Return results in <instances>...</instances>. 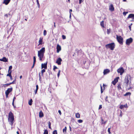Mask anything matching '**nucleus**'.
<instances>
[{
  "label": "nucleus",
  "instance_id": "16",
  "mask_svg": "<svg viewBox=\"0 0 134 134\" xmlns=\"http://www.w3.org/2000/svg\"><path fill=\"white\" fill-rule=\"evenodd\" d=\"M57 52L58 53L61 50V46L59 44H58L57 46Z\"/></svg>",
  "mask_w": 134,
  "mask_h": 134
},
{
  "label": "nucleus",
  "instance_id": "63",
  "mask_svg": "<svg viewBox=\"0 0 134 134\" xmlns=\"http://www.w3.org/2000/svg\"><path fill=\"white\" fill-rule=\"evenodd\" d=\"M72 10L71 9H70V13H71L70 12H72Z\"/></svg>",
  "mask_w": 134,
  "mask_h": 134
},
{
  "label": "nucleus",
  "instance_id": "54",
  "mask_svg": "<svg viewBox=\"0 0 134 134\" xmlns=\"http://www.w3.org/2000/svg\"><path fill=\"white\" fill-rule=\"evenodd\" d=\"M5 95H6V97L7 98V97H8V95H9V94H7L6 93H5Z\"/></svg>",
  "mask_w": 134,
  "mask_h": 134
},
{
  "label": "nucleus",
  "instance_id": "20",
  "mask_svg": "<svg viewBox=\"0 0 134 134\" xmlns=\"http://www.w3.org/2000/svg\"><path fill=\"white\" fill-rule=\"evenodd\" d=\"M43 38L42 37H40V38L39 40L38 41L39 44L38 45H41L42 44Z\"/></svg>",
  "mask_w": 134,
  "mask_h": 134
},
{
  "label": "nucleus",
  "instance_id": "44",
  "mask_svg": "<svg viewBox=\"0 0 134 134\" xmlns=\"http://www.w3.org/2000/svg\"><path fill=\"white\" fill-rule=\"evenodd\" d=\"M62 38L63 39H65L66 38V36L64 35H62Z\"/></svg>",
  "mask_w": 134,
  "mask_h": 134
},
{
  "label": "nucleus",
  "instance_id": "64",
  "mask_svg": "<svg viewBox=\"0 0 134 134\" xmlns=\"http://www.w3.org/2000/svg\"><path fill=\"white\" fill-rule=\"evenodd\" d=\"M22 76L21 75L20 76V79H21V78H22Z\"/></svg>",
  "mask_w": 134,
  "mask_h": 134
},
{
  "label": "nucleus",
  "instance_id": "18",
  "mask_svg": "<svg viewBox=\"0 0 134 134\" xmlns=\"http://www.w3.org/2000/svg\"><path fill=\"white\" fill-rule=\"evenodd\" d=\"M124 107L125 108H127V104L124 105H121L120 107V108L121 109H122Z\"/></svg>",
  "mask_w": 134,
  "mask_h": 134
},
{
  "label": "nucleus",
  "instance_id": "24",
  "mask_svg": "<svg viewBox=\"0 0 134 134\" xmlns=\"http://www.w3.org/2000/svg\"><path fill=\"white\" fill-rule=\"evenodd\" d=\"M101 124H105L107 122V121H104V122H103V119L102 118V117H101Z\"/></svg>",
  "mask_w": 134,
  "mask_h": 134
},
{
  "label": "nucleus",
  "instance_id": "31",
  "mask_svg": "<svg viewBox=\"0 0 134 134\" xmlns=\"http://www.w3.org/2000/svg\"><path fill=\"white\" fill-rule=\"evenodd\" d=\"M45 72V70L44 69H43V70H42L41 71V73L42 74V75H43V73Z\"/></svg>",
  "mask_w": 134,
  "mask_h": 134
},
{
  "label": "nucleus",
  "instance_id": "30",
  "mask_svg": "<svg viewBox=\"0 0 134 134\" xmlns=\"http://www.w3.org/2000/svg\"><path fill=\"white\" fill-rule=\"evenodd\" d=\"M48 131L47 130H45L44 131V132L43 134H48Z\"/></svg>",
  "mask_w": 134,
  "mask_h": 134
},
{
  "label": "nucleus",
  "instance_id": "12",
  "mask_svg": "<svg viewBox=\"0 0 134 134\" xmlns=\"http://www.w3.org/2000/svg\"><path fill=\"white\" fill-rule=\"evenodd\" d=\"M110 72V70L108 69H105L104 70L103 72L104 75H106L109 73Z\"/></svg>",
  "mask_w": 134,
  "mask_h": 134
},
{
  "label": "nucleus",
  "instance_id": "27",
  "mask_svg": "<svg viewBox=\"0 0 134 134\" xmlns=\"http://www.w3.org/2000/svg\"><path fill=\"white\" fill-rule=\"evenodd\" d=\"M131 94V93L130 92H128L126 93L124 95V96H130Z\"/></svg>",
  "mask_w": 134,
  "mask_h": 134
},
{
  "label": "nucleus",
  "instance_id": "13",
  "mask_svg": "<svg viewBox=\"0 0 134 134\" xmlns=\"http://www.w3.org/2000/svg\"><path fill=\"white\" fill-rule=\"evenodd\" d=\"M13 90V88L11 87L10 88H8L5 92V93L7 94H9L10 92H12Z\"/></svg>",
  "mask_w": 134,
  "mask_h": 134
},
{
  "label": "nucleus",
  "instance_id": "25",
  "mask_svg": "<svg viewBox=\"0 0 134 134\" xmlns=\"http://www.w3.org/2000/svg\"><path fill=\"white\" fill-rule=\"evenodd\" d=\"M32 101H33L32 99H30L29 101L28 104L30 105H32Z\"/></svg>",
  "mask_w": 134,
  "mask_h": 134
},
{
  "label": "nucleus",
  "instance_id": "5",
  "mask_svg": "<svg viewBox=\"0 0 134 134\" xmlns=\"http://www.w3.org/2000/svg\"><path fill=\"white\" fill-rule=\"evenodd\" d=\"M117 72L118 73H120V75H121L124 72V69L122 68H121L117 70Z\"/></svg>",
  "mask_w": 134,
  "mask_h": 134
},
{
  "label": "nucleus",
  "instance_id": "32",
  "mask_svg": "<svg viewBox=\"0 0 134 134\" xmlns=\"http://www.w3.org/2000/svg\"><path fill=\"white\" fill-rule=\"evenodd\" d=\"M34 62L33 63L35 64L36 62V58L35 56H34L33 57Z\"/></svg>",
  "mask_w": 134,
  "mask_h": 134
},
{
  "label": "nucleus",
  "instance_id": "35",
  "mask_svg": "<svg viewBox=\"0 0 134 134\" xmlns=\"http://www.w3.org/2000/svg\"><path fill=\"white\" fill-rule=\"evenodd\" d=\"M47 34V31L46 30H44L43 31V35L44 36H46Z\"/></svg>",
  "mask_w": 134,
  "mask_h": 134
},
{
  "label": "nucleus",
  "instance_id": "43",
  "mask_svg": "<svg viewBox=\"0 0 134 134\" xmlns=\"http://www.w3.org/2000/svg\"><path fill=\"white\" fill-rule=\"evenodd\" d=\"M108 96H107L106 97V98L105 99V100L106 102H107L108 103H109V102L108 100L107 99V98H108Z\"/></svg>",
  "mask_w": 134,
  "mask_h": 134
},
{
  "label": "nucleus",
  "instance_id": "61",
  "mask_svg": "<svg viewBox=\"0 0 134 134\" xmlns=\"http://www.w3.org/2000/svg\"><path fill=\"white\" fill-rule=\"evenodd\" d=\"M39 80L40 81H41V77H39Z\"/></svg>",
  "mask_w": 134,
  "mask_h": 134
},
{
  "label": "nucleus",
  "instance_id": "45",
  "mask_svg": "<svg viewBox=\"0 0 134 134\" xmlns=\"http://www.w3.org/2000/svg\"><path fill=\"white\" fill-rule=\"evenodd\" d=\"M110 32V30L108 29H107V33L108 34H109Z\"/></svg>",
  "mask_w": 134,
  "mask_h": 134
},
{
  "label": "nucleus",
  "instance_id": "59",
  "mask_svg": "<svg viewBox=\"0 0 134 134\" xmlns=\"http://www.w3.org/2000/svg\"><path fill=\"white\" fill-rule=\"evenodd\" d=\"M35 64H34V63H33V65L32 66V68L34 66Z\"/></svg>",
  "mask_w": 134,
  "mask_h": 134
},
{
  "label": "nucleus",
  "instance_id": "48",
  "mask_svg": "<svg viewBox=\"0 0 134 134\" xmlns=\"http://www.w3.org/2000/svg\"><path fill=\"white\" fill-rule=\"evenodd\" d=\"M58 113H59V114L60 115H61V111L60 110H58Z\"/></svg>",
  "mask_w": 134,
  "mask_h": 134
},
{
  "label": "nucleus",
  "instance_id": "51",
  "mask_svg": "<svg viewBox=\"0 0 134 134\" xmlns=\"http://www.w3.org/2000/svg\"><path fill=\"white\" fill-rule=\"evenodd\" d=\"M55 27V23H54V27H53V29Z\"/></svg>",
  "mask_w": 134,
  "mask_h": 134
},
{
  "label": "nucleus",
  "instance_id": "2",
  "mask_svg": "<svg viewBox=\"0 0 134 134\" xmlns=\"http://www.w3.org/2000/svg\"><path fill=\"white\" fill-rule=\"evenodd\" d=\"M115 46V44L114 43H110L106 44L105 47L106 48L108 47L111 50H114Z\"/></svg>",
  "mask_w": 134,
  "mask_h": 134
},
{
  "label": "nucleus",
  "instance_id": "58",
  "mask_svg": "<svg viewBox=\"0 0 134 134\" xmlns=\"http://www.w3.org/2000/svg\"><path fill=\"white\" fill-rule=\"evenodd\" d=\"M15 99V97H14L13 98V101L14 102V100Z\"/></svg>",
  "mask_w": 134,
  "mask_h": 134
},
{
  "label": "nucleus",
  "instance_id": "62",
  "mask_svg": "<svg viewBox=\"0 0 134 134\" xmlns=\"http://www.w3.org/2000/svg\"><path fill=\"white\" fill-rule=\"evenodd\" d=\"M12 105L13 106H14V102L13 101L12 103Z\"/></svg>",
  "mask_w": 134,
  "mask_h": 134
},
{
  "label": "nucleus",
  "instance_id": "47",
  "mask_svg": "<svg viewBox=\"0 0 134 134\" xmlns=\"http://www.w3.org/2000/svg\"><path fill=\"white\" fill-rule=\"evenodd\" d=\"M38 90V89H36V90L35 91V94H36L37 93Z\"/></svg>",
  "mask_w": 134,
  "mask_h": 134
},
{
  "label": "nucleus",
  "instance_id": "40",
  "mask_svg": "<svg viewBox=\"0 0 134 134\" xmlns=\"http://www.w3.org/2000/svg\"><path fill=\"white\" fill-rule=\"evenodd\" d=\"M110 128H109L108 129V131L109 134L111 133V132L110 131Z\"/></svg>",
  "mask_w": 134,
  "mask_h": 134
},
{
  "label": "nucleus",
  "instance_id": "21",
  "mask_svg": "<svg viewBox=\"0 0 134 134\" xmlns=\"http://www.w3.org/2000/svg\"><path fill=\"white\" fill-rule=\"evenodd\" d=\"M43 114L41 111L39 113V116L40 118H41L43 117Z\"/></svg>",
  "mask_w": 134,
  "mask_h": 134
},
{
  "label": "nucleus",
  "instance_id": "46",
  "mask_svg": "<svg viewBox=\"0 0 134 134\" xmlns=\"http://www.w3.org/2000/svg\"><path fill=\"white\" fill-rule=\"evenodd\" d=\"M102 108V105H99V108H98V109L99 110L100 109H101Z\"/></svg>",
  "mask_w": 134,
  "mask_h": 134
},
{
  "label": "nucleus",
  "instance_id": "37",
  "mask_svg": "<svg viewBox=\"0 0 134 134\" xmlns=\"http://www.w3.org/2000/svg\"><path fill=\"white\" fill-rule=\"evenodd\" d=\"M12 66H9V70L8 71H10L12 69Z\"/></svg>",
  "mask_w": 134,
  "mask_h": 134
},
{
  "label": "nucleus",
  "instance_id": "15",
  "mask_svg": "<svg viewBox=\"0 0 134 134\" xmlns=\"http://www.w3.org/2000/svg\"><path fill=\"white\" fill-rule=\"evenodd\" d=\"M8 118H14L13 114L11 111H10L9 113Z\"/></svg>",
  "mask_w": 134,
  "mask_h": 134
},
{
  "label": "nucleus",
  "instance_id": "11",
  "mask_svg": "<svg viewBox=\"0 0 134 134\" xmlns=\"http://www.w3.org/2000/svg\"><path fill=\"white\" fill-rule=\"evenodd\" d=\"M47 62L44 64L42 63L41 64V69L44 68V69H46L47 68Z\"/></svg>",
  "mask_w": 134,
  "mask_h": 134
},
{
  "label": "nucleus",
  "instance_id": "49",
  "mask_svg": "<svg viewBox=\"0 0 134 134\" xmlns=\"http://www.w3.org/2000/svg\"><path fill=\"white\" fill-rule=\"evenodd\" d=\"M123 14L124 16H125L126 15V14L125 13V12H124L123 13Z\"/></svg>",
  "mask_w": 134,
  "mask_h": 134
},
{
  "label": "nucleus",
  "instance_id": "19",
  "mask_svg": "<svg viewBox=\"0 0 134 134\" xmlns=\"http://www.w3.org/2000/svg\"><path fill=\"white\" fill-rule=\"evenodd\" d=\"M10 0H4L3 3L4 4L6 5H7L10 2Z\"/></svg>",
  "mask_w": 134,
  "mask_h": 134
},
{
  "label": "nucleus",
  "instance_id": "50",
  "mask_svg": "<svg viewBox=\"0 0 134 134\" xmlns=\"http://www.w3.org/2000/svg\"><path fill=\"white\" fill-rule=\"evenodd\" d=\"M129 28L130 29V31H131V25H129Z\"/></svg>",
  "mask_w": 134,
  "mask_h": 134
},
{
  "label": "nucleus",
  "instance_id": "39",
  "mask_svg": "<svg viewBox=\"0 0 134 134\" xmlns=\"http://www.w3.org/2000/svg\"><path fill=\"white\" fill-rule=\"evenodd\" d=\"M60 70H59L58 71V73L57 74V76L58 77L60 75Z\"/></svg>",
  "mask_w": 134,
  "mask_h": 134
},
{
  "label": "nucleus",
  "instance_id": "60",
  "mask_svg": "<svg viewBox=\"0 0 134 134\" xmlns=\"http://www.w3.org/2000/svg\"><path fill=\"white\" fill-rule=\"evenodd\" d=\"M39 77H41V75H40V73H39Z\"/></svg>",
  "mask_w": 134,
  "mask_h": 134
},
{
  "label": "nucleus",
  "instance_id": "23",
  "mask_svg": "<svg viewBox=\"0 0 134 134\" xmlns=\"http://www.w3.org/2000/svg\"><path fill=\"white\" fill-rule=\"evenodd\" d=\"M121 84L120 83H118L117 87H118V89L119 90L121 89Z\"/></svg>",
  "mask_w": 134,
  "mask_h": 134
},
{
  "label": "nucleus",
  "instance_id": "10",
  "mask_svg": "<svg viewBox=\"0 0 134 134\" xmlns=\"http://www.w3.org/2000/svg\"><path fill=\"white\" fill-rule=\"evenodd\" d=\"M62 60L60 58H59L56 60V63H57L58 65H60L61 64V62Z\"/></svg>",
  "mask_w": 134,
  "mask_h": 134
},
{
  "label": "nucleus",
  "instance_id": "33",
  "mask_svg": "<svg viewBox=\"0 0 134 134\" xmlns=\"http://www.w3.org/2000/svg\"><path fill=\"white\" fill-rule=\"evenodd\" d=\"M37 3L38 5V7L39 8L40 7V4L39 3V1L38 0H36Z\"/></svg>",
  "mask_w": 134,
  "mask_h": 134
},
{
  "label": "nucleus",
  "instance_id": "38",
  "mask_svg": "<svg viewBox=\"0 0 134 134\" xmlns=\"http://www.w3.org/2000/svg\"><path fill=\"white\" fill-rule=\"evenodd\" d=\"M83 120H82L80 119L78 120V122L79 123H81L82 122Z\"/></svg>",
  "mask_w": 134,
  "mask_h": 134
},
{
  "label": "nucleus",
  "instance_id": "17",
  "mask_svg": "<svg viewBox=\"0 0 134 134\" xmlns=\"http://www.w3.org/2000/svg\"><path fill=\"white\" fill-rule=\"evenodd\" d=\"M109 9L111 11L114 10V8L113 4H111L109 7Z\"/></svg>",
  "mask_w": 134,
  "mask_h": 134
},
{
  "label": "nucleus",
  "instance_id": "28",
  "mask_svg": "<svg viewBox=\"0 0 134 134\" xmlns=\"http://www.w3.org/2000/svg\"><path fill=\"white\" fill-rule=\"evenodd\" d=\"M100 25L102 27H104L103 21H102L100 22Z\"/></svg>",
  "mask_w": 134,
  "mask_h": 134
},
{
  "label": "nucleus",
  "instance_id": "52",
  "mask_svg": "<svg viewBox=\"0 0 134 134\" xmlns=\"http://www.w3.org/2000/svg\"><path fill=\"white\" fill-rule=\"evenodd\" d=\"M36 89H38V85H36Z\"/></svg>",
  "mask_w": 134,
  "mask_h": 134
},
{
  "label": "nucleus",
  "instance_id": "56",
  "mask_svg": "<svg viewBox=\"0 0 134 134\" xmlns=\"http://www.w3.org/2000/svg\"><path fill=\"white\" fill-rule=\"evenodd\" d=\"M4 16H6L7 18L8 17V14H6L4 15Z\"/></svg>",
  "mask_w": 134,
  "mask_h": 134
},
{
  "label": "nucleus",
  "instance_id": "9",
  "mask_svg": "<svg viewBox=\"0 0 134 134\" xmlns=\"http://www.w3.org/2000/svg\"><path fill=\"white\" fill-rule=\"evenodd\" d=\"M119 77H116L114 80L112 81V83L114 85H115L116 83L118 81V80Z\"/></svg>",
  "mask_w": 134,
  "mask_h": 134
},
{
  "label": "nucleus",
  "instance_id": "34",
  "mask_svg": "<svg viewBox=\"0 0 134 134\" xmlns=\"http://www.w3.org/2000/svg\"><path fill=\"white\" fill-rule=\"evenodd\" d=\"M48 124L49 128V129H51V123L50 122H48Z\"/></svg>",
  "mask_w": 134,
  "mask_h": 134
},
{
  "label": "nucleus",
  "instance_id": "26",
  "mask_svg": "<svg viewBox=\"0 0 134 134\" xmlns=\"http://www.w3.org/2000/svg\"><path fill=\"white\" fill-rule=\"evenodd\" d=\"M76 117L77 118H80V115L78 113H76L75 114Z\"/></svg>",
  "mask_w": 134,
  "mask_h": 134
},
{
  "label": "nucleus",
  "instance_id": "14",
  "mask_svg": "<svg viewBox=\"0 0 134 134\" xmlns=\"http://www.w3.org/2000/svg\"><path fill=\"white\" fill-rule=\"evenodd\" d=\"M8 59L7 58L5 57H4L2 59H0V61H3L4 62H7L8 61Z\"/></svg>",
  "mask_w": 134,
  "mask_h": 134
},
{
  "label": "nucleus",
  "instance_id": "41",
  "mask_svg": "<svg viewBox=\"0 0 134 134\" xmlns=\"http://www.w3.org/2000/svg\"><path fill=\"white\" fill-rule=\"evenodd\" d=\"M100 88H101V93H102L103 92V90L102 87L101 85H100Z\"/></svg>",
  "mask_w": 134,
  "mask_h": 134
},
{
  "label": "nucleus",
  "instance_id": "29",
  "mask_svg": "<svg viewBox=\"0 0 134 134\" xmlns=\"http://www.w3.org/2000/svg\"><path fill=\"white\" fill-rule=\"evenodd\" d=\"M66 127H65L64 128L63 130V132L64 133H65L66 132Z\"/></svg>",
  "mask_w": 134,
  "mask_h": 134
},
{
  "label": "nucleus",
  "instance_id": "36",
  "mask_svg": "<svg viewBox=\"0 0 134 134\" xmlns=\"http://www.w3.org/2000/svg\"><path fill=\"white\" fill-rule=\"evenodd\" d=\"M53 134H57V131L56 130H54L53 132Z\"/></svg>",
  "mask_w": 134,
  "mask_h": 134
},
{
  "label": "nucleus",
  "instance_id": "42",
  "mask_svg": "<svg viewBox=\"0 0 134 134\" xmlns=\"http://www.w3.org/2000/svg\"><path fill=\"white\" fill-rule=\"evenodd\" d=\"M57 68L54 65L53 66V70H55V69H57Z\"/></svg>",
  "mask_w": 134,
  "mask_h": 134
},
{
  "label": "nucleus",
  "instance_id": "6",
  "mask_svg": "<svg viewBox=\"0 0 134 134\" xmlns=\"http://www.w3.org/2000/svg\"><path fill=\"white\" fill-rule=\"evenodd\" d=\"M8 121L9 122V124L12 126L13 125L14 121V118H8Z\"/></svg>",
  "mask_w": 134,
  "mask_h": 134
},
{
  "label": "nucleus",
  "instance_id": "57",
  "mask_svg": "<svg viewBox=\"0 0 134 134\" xmlns=\"http://www.w3.org/2000/svg\"><path fill=\"white\" fill-rule=\"evenodd\" d=\"M15 80H14V81H13L12 82V83L13 84H14V82L15 81Z\"/></svg>",
  "mask_w": 134,
  "mask_h": 134
},
{
  "label": "nucleus",
  "instance_id": "7",
  "mask_svg": "<svg viewBox=\"0 0 134 134\" xmlns=\"http://www.w3.org/2000/svg\"><path fill=\"white\" fill-rule=\"evenodd\" d=\"M129 81L128 77V76L125 77V82L126 83V87H128Z\"/></svg>",
  "mask_w": 134,
  "mask_h": 134
},
{
  "label": "nucleus",
  "instance_id": "8",
  "mask_svg": "<svg viewBox=\"0 0 134 134\" xmlns=\"http://www.w3.org/2000/svg\"><path fill=\"white\" fill-rule=\"evenodd\" d=\"M132 18V20H131L132 21H134V14H130L127 18V19H128L129 18Z\"/></svg>",
  "mask_w": 134,
  "mask_h": 134
},
{
  "label": "nucleus",
  "instance_id": "53",
  "mask_svg": "<svg viewBox=\"0 0 134 134\" xmlns=\"http://www.w3.org/2000/svg\"><path fill=\"white\" fill-rule=\"evenodd\" d=\"M79 0V3L80 4H81L82 2V0Z\"/></svg>",
  "mask_w": 134,
  "mask_h": 134
},
{
  "label": "nucleus",
  "instance_id": "3",
  "mask_svg": "<svg viewBox=\"0 0 134 134\" xmlns=\"http://www.w3.org/2000/svg\"><path fill=\"white\" fill-rule=\"evenodd\" d=\"M116 39L118 42L121 45L123 44V38L120 36H118L117 35H116Z\"/></svg>",
  "mask_w": 134,
  "mask_h": 134
},
{
  "label": "nucleus",
  "instance_id": "55",
  "mask_svg": "<svg viewBox=\"0 0 134 134\" xmlns=\"http://www.w3.org/2000/svg\"><path fill=\"white\" fill-rule=\"evenodd\" d=\"M4 85H5L7 86H8V85H9V84L8 83H7V84H4Z\"/></svg>",
  "mask_w": 134,
  "mask_h": 134
},
{
  "label": "nucleus",
  "instance_id": "4",
  "mask_svg": "<svg viewBox=\"0 0 134 134\" xmlns=\"http://www.w3.org/2000/svg\"><path fill=\"white\" fill-rule=\"evenodd\" d=\"M133 40L132 38H130L126 40V44L129 45L133 41Z\"/></svg>",
  "mask_w": 134,
  "mask_h": 134
},
{
  "label": "nucleus",
  "instance_id": "22",
  "mask_svg": "<svg viewBox=\"0 0 134 134\" xmlns=\"http://www.w3.org/2000/svg\"><path fill=\"white\" fill-rule=\"evenodd\" d=\"M8 73L7 74V76H9L10 78H11V77H12V75L11 74L12 71L10 70V71H8Z\"/></svg>",
  "mask_w": 134,
  "mask_h": 134
},
{
  "label": "nucleus",
  "instance_id": "1",
  "mask_svg": "<svg viewBox=\"0 0 134 134\" xmlns=\"http://www.w3.org/2000/svg\"><path fill=\"white\" fill-rule=\"evenodd\" d=\"M45 51V48L43 47L40 51H38V55L40 60L41 61H42V59L43 58Z\"/></svg>",
  "mask_w": 134,
  "mask_h": 134
}]
</instances>
